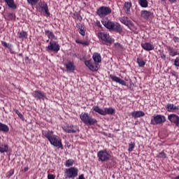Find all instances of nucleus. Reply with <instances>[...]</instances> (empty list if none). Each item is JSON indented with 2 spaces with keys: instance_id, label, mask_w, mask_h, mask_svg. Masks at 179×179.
I'll list each match as a JSON object with an SVG mask.
<instances>
[{
  "instance_id": "obj_44",
  "label": "nucleus",
  "mask_w": 179,
  "mask_h": 179,
  "mask_svg": "<svg viewBox=\"0 0 179 179\" xmlns=\"http://www.w3.org/2000/svg\"><path fill=\"white\" fill-rule=\"evenodd\" d=\"M81 44L83 45H89V44H90V42H89V41H82Z\"/></svg>"
},
{
  "instance_id": "obj_9",
  "label": "nucleus",
  "mask_w": 179,
  "mask_h": 179,
  "mask_svg": "<svg viewBox=\"0 0 179 179\" xmlns=\"http://www.w3.org/2000/svg\"><path fill=\"white\" fill-rule=\"evenodd\" d=\"M85 65H86L90 71H92V72H97V71H99V64L95 62H93V60H86L85 62Z\"/></svg>"
},
{
  "instance_id": "obj_5",
  "label": "nucleus",
  "mask_w": 179,
  "mask_h": 179,
  "mask_svg": "<svg viewBox=\"0 0 179 179\" xmlns=\"http://www.w3.org/2000/svg\"><path fill=\"white\" fill-rule=\"evenodd\" d=\"M166 122V117L162 115H157L152 116L150 124L152 125H160Z\"/></svg>"
},
{
  "instance_id": "obj_38",
  "label": "nucleus",
  "mask_w": 179,
  "mask_h": 179,
  "mask_svg": "<svg viewBox=\"0 0 179 179\" xmlns=\"http://www.w3.org/2000/svg\"><path fill=\"white\" fill-rule=\"evenodd\" d=\"M39 0H27V2L31 6H34L36 3H38Z\"/></svg>"
},
{
  "instance_id": "obj_1",
  "label": "nucleus",
  "mask_w": 179,
  "mask_h": 179,
  "mask_svg": "<svg viewBox=\"0 0 179 179\" xmlns=\"http://www.w3.org/2000/svg\"><path fill=\"white\" fill-rule=\"evenodd\" d=\"M42 135L45 138H47L48 141H49L50 145L54 146L55 148H57V149H64V145H62V139L59 138V136L54 134L53 131H42Z\"/></svg>"
},
{
  "instance_id": "obj_29",
  "label": "nucleus",
  "mask_w": 179,
  "mask_h": 179,
  "mask_svg": "<svg viewBox=\"0 0 179 179\" xmlns=\"http://www.w3.org/2000/svg\"><path fill=\"white\" fill-rule=\"evenodd\" d=\"M0 131L1 132H9V127L2 122H0Z\"/></svg>"
},
{
  "instance_id": "obj_4",
  "label": "nucleus",
  "mask_w": 179,
  "mask_h": 179,
  "mask_svg": "<svg viewBox=\"0 0 179 179\" xmlns=\"http://www.w3.org/2000/svg\"><path fill=\"white\" fill-rule=\"evenodd\" d=\"M99 162H108L111 159V155L106 150H101L97 152Z\"/></svg>"
},
{
  "instance_id": "obj_55",
  "label": "nucleus",
  "mask_w": 179,
  "mask_h": 179,
  "mask_svg": "<svg viewBox=\"0 0 179 179\" xmlns=\"http://www.w3.org/2000/svg\"><path fill=\"white\" fill-rule=\"evenodd\" d=\"M178 171H179V167L178 168Z\"/></svg>"
},
{
  "instance_id": "obj_41",
  "label": "nucleus",
  "mask_w": 179,
  "mask_h": 179,
  "mask_svg": "<svg viewBox=\"0 0 179 179\" xmlns=\"http://www.w3.org/2000/svg\"><path fill=\"white\" fill-rule=\"evenodd\" d=\"M15 174V171L13 169H10L8 172L6 173L7 178H10L12 177V175Z\"/></svg>"
},
{
  "instance_id": "obj_37",
  "label": "nucleus",
  "mask_w": 179,
  "mask_h": 179,
  "mask_svg": "<svg viewBox=\"0 0 179 179\" xmlns=\"http://www.w3.org/2000/svg\"><path fill=\"white\" fill-rule=\"evenodd\" d=\"M1 44L3 47H6V48H8L9 50H12V45H10L5 41H1Z\"/></svg>"
},
{
  "instance_id": "obj_2",
  "label": "nucleus",
  "mask_w": 179,
  "mask_h": 179,
  "mask_svg": "<svg viewBox=\"0 0 179 179\" xmlns=\"http://www.w3.org/2000/svg\"><path fill=\"white\" fill-rule=\"evenodd\" d=\"M80 119L85 125H95V124H97V120L93 118L90 114L86 112L81 113Z\"/></svg>"
},
{
  "instance_id": "obj_32",
  "label": "nucleus",
  "mask_w": 179,
  "mask_h": 179,
  "mask_svg": "<svg viewBox=\"0 0 179 179\" xmlns=\"http://www.w3.org/2000/svg\"><path fill=\"white\" fill-rule=\"evenodd\" d=\"M138 3L141 8H148L149 6V2H148V0H138Z\"/></svg>"
},
{
  "instance_id": "obj_23",
  "label": "nucleus",
  "mask_w": 179,
  "mask_h": 179,
  "mask_svg": "<svg viewBox=\"0 0 179 179\" xmlns=\"http://www.w3.org/2000/svg\"><path fill=\"white\" fill-rule=\"evenodd\" d=\"M112 30H115V31H117V33H122V28L121 27V24L118 22H113Z\"/></svg>"
},
{
  "instance_id": "obj_20",
  "label": "nucleus",
  "mask_w": 179,
  "mask_h": 179,
  "mask_svg": "<svg viewBox=\"0 0 179 179\" xmlns=\"http://www.w3.org/2000/svg\"><path fill=\"white\" fill-rule=\"evenodd\" d=\"M120 22L125 26H132V21L129 20L128 17H122L120 18Z\"/></svg>"
},
{
  "instance_id": "obj_31",
  "label": "nucleus",
  "mask_w": 179,
  "mask_h": 179,
  "mask_svg": "<svg viewBox=\"0 0 179 179\" xmlns=\"http://www.w3.org/2000/svg\"><path fill=\"white\" fill-rule=\"evenodd\" d=\"M9 147L6 144H0V153L8 152Z\"/></svg>"
},
{
  "instance_id": "obj_43",
  "label": "nucleus",
  "mask_w": 179,
  "mask_h": 179,
  "mask_svg": "<svg viewBox=\"0 0 179 179\" xmlns=\"http://www.w3.org/2000/svg\"><path fill=\"white\" fill-rule=\"evenodd\" d=\"M114 46L116 48H121L122 49V45H121V43H115L114 44Z\"/></svg>"
},
{
  "instance_id": "obj_27",
  "label": "nucleus",
  "mask_w": 179,
  "mask_h": 179,
  "mask_svg": "<svg viewBox=\"0 0 179 179\" xmlns=\"http://www.w3.org/2000/svg\"><path fill=\"white\" fill-rule=\"evenodd\" d=\"M8 6L11 9H16V4H15V0H3Z\"/></svg>"
},
{
  "instance_id": "obj_24",
  "label": "nucleus",
  "mask_w": 179,
  "mask_h": 179,
  "mask_svg": "<svg viewBox=\"0 0 179 179\" xmlns=\"http://www.w3.org/2000/svg\"><path fill=\"white\" fill-rule=\"evenodd\" d=\"M92 58L96 64H100V62H101V55H100V53H94L92 55Z\"/></svg>"
},
{
  "instance_id": "obj_49",
  "label": "nucleus",
  "mask_w": 179,
  "mask_h": 179,
  "mask_svg": "<svg viewBox=\"0 0 179 179\" xmlns=\"http://www.w3.org/2000/svg\"><path fill=\"white\" fill-rule=\"evenodd\" d=\"M78 179H86V178H85V175L81 174L79 176Z\"/></svg>"
},
{
  "instance_id": "obj_6",
  "label": "nucleus",
  "mask_w": 179,
  "mask_h": 179,
  "mask_svg": "<svg viewBox=\"0 0 179 179\" xmlns=\"http://www.w3.org/2000/svg\"><path fill=\"white\" fill-rule=\"evenodd\" d=\"M97 36L98 38H101V40L105 41V43H109V44H113V43H114V39L111 38L110 34L106 32H98Z\"/></svg>"
},
{
  "instance_id": "obj_7",
  "label": "nucleus",
  "mask_w": 179,
  "mask_h": 179,
  "mask_svg": "<svg viewBox=\"0 0 179 179\" xmlns=\"http://www.w3.org/2000/svg\"><path fill=\"white\" fill-rule=\"evenodd\" d=\"M48 51H54V52H58L60 50V46L58 42L50 40L49 45L46 47Z\"/></svg>"
},
{
  "instance_id": "obj_42",
  "label": "nucleus",
  "mask_w": 179,
  "mask_h": 179,
  "mask_svg": "<svg viewBox=\"0 0 179 179\" xmlns=\"http://www.w3.org/2000/svg\"><path fill=\"white\" fill-rule=\"evenodd\" d=\"M15 113L18 115V117H20V118H21V120H23V118H24V117L22 114V113L19 112V110H16Z\"/></svg>"
},
{
  "instance_id": "obj_52",
  "label": "nucleus",
  "mask_w": 179,
  "mask_h": 179,
  "mask_svg": "<svg viewBox=\"0 0 179 179\" xmlns=\"http://www.w3.org/2000/svg\"><path fill=\"white\" fill-rule=\"evenodd\" d=\"M161 58H162V59H164V58H166V55L164 54L162 55Z\"/></svg>"
},
{
  "instance_id": "obj_17",
  "label": "nucleus",
  "mask_w": 179,
  "mask_h": 179,
  "mask_svg": "<svg viewBox=\"0 0 179 179\" xmlns=\"http://www.w3.org/2000/svg\"><path fill=\"white\" fill-rule=\"evenodd\" d=\"M166 50L169 52L171 57H176V55H179V49H175L171 46H166Z\"/></svg>"
},
{
  "instance_id": "obj_15",
  "label": "nucleus",
  "mask_w": 179,
  "mask_h": 179,
  "mask_svg": "<svg viewBox=\"0 0 179 179\" xmlns=\"http://www.w3.org/2000/svg\"><path fill=\"white\" fill-rule=\"evenodd\" d=\"M64 66H66L67 72H73L75 71V63L73 61H68L64 63Z\"/></svg>"
},
{
  "instance_id": "obj_14",
  "label": "nucleus",
  "mask_w": 179,
  "mask_h": 179,
  "mask_svg": "<svg viewBox=\"0 0 179 179\" xmlns=\"http://www.w3.org/2000/svg\"><path fill=\"white\" fill-rule=\"evenodd\" d=\"M168 120L175 124L176 127H179V117L176 114H171L168 116Z\"/></svg>"
},
{
  "instance_id": "obj_36",
  "label": "nucleus",
  "mask_w": 179,
  "mask_h": 179,
  "mask_svg": "<svg viewBox=\"0 0 179 179\" xmlns=\"http://www.w3.org/2000/svg\"><path fill=\"white\" fill-rule=\"evenodd\" d=\"M134 149H135V143L134 142H130L129 143V148H128V150L129 152H132V150H134Z\"/></svg>"
},
{
  "instance_id": "obj_3",
  "label": "nucleus",
  "mask_w": 179,
  "mask_h": 179,
  "mask_svg": "<svg viewBox=\"0 0 179 179\" xmlns=\"http://www.w3.org/2000/svg\"><path fill=\"white\" fill-rule=\"evenodd\" d=\"M78 173H79V169L76 167H71L66 169L64 172V176L66 178H75L78 177Z\"/></svg>"
},
{
  "instance_id": "obj_28",
  "label": "nucleus",
  "mask_w": 179,
  "mask_h": 179,
  "mask_svg": "<svg viewBox=\"0 0 179 179\" xmlns=\"http://www.w3.org/2000/svg\"><path fill=\"white\" fill-rule=\"evenodd\" d=\"M93 110L95 111V113H98V114H100L101 115H106L105 109L103 110L99 106H94Z\"/></svg>"
},
{
  "instance_id": "obj_45",
  "label": "nucleus",
  "mask_w": 179,
  "mask_h": 179,
  "mask_svg": "<svg viewBox=\"0 0 179 179\" xmlns=\"http://www.w3.org/2000/svg\"><path fill=\"white\" fill-rule=\"evenodd\" d=\"M174 65L175 66H178L179 67V58L177 57L175 61H174Z\"/></svg>"
},
{
  "instance_id": "obj_35",
  "label": "nucleus",
  "mask_w": 179,
  "mask_h": 179,
  "mask_svg": "<svg viewBox=\"0 0 179 179\" xmlns=\"http://www.w3.org/2000/svg\"><path fill=\"white\" fill-rule=\"evenodd\" d=\"M19 38H27V32L24 31H22L18 34Z\"/></svg>"
},
{
  "instance_id": "obj_19",
  "label": "nucleus",
  "mask_w": 179,
  "mask_h": 179,
  "mask_svg": "<svg viewBox=\"0 0 179 179\" xmlns=\"http://www.w3.org/2000/svg\"><path fill=\"white\" fill-rule=\"evenodd\" d=\"M46 36L49 39L46 41V43H50V40H57V36L54 34V33L50 30L45 31Z\"/></svg>"
},
{
  "instance_id": "obj_18",
  "label": "nucleus",
  "mask_w": 179,
  "mask_h": 179,
  "mask_svg": "<svg viewBox=\"0 0 179 179\" xmlns=\"http://www.w3.org/2000/svg\"><path fill=\"white\" fill-rule=\"evenodd\" d=\"M141 47L145 50V51H152L155 50V45L152 44L151 43H141Z\"/></svg>"
},
{
  "instance_id": "obj_13",
  "label": "nucleus",
  "mask_w": 179,
  "mask_h": 179,
  "mask_svg": "<svg viewBox=\"0 0 179 179\" xmlns=\"http://www.w3.org/2000/svg\"><path fill=\"white\" fill-rule=\"evenodd\" d=\"M109 78H110V79L113 80V82L119 83L120 85H122V86H127V82H125V80L121 79L120 78H119L117 76L110 74L109 76Z\"/></svg>"
},
{
  "instance_id": "obj_46",
  "label": "nucleus",
  "mask_w": 179,
  "mask_h": 179,
  "mask_svg": "<svg viewBox=\"0 0 179 179\" xmlns=\"http://www.w3.org/2000/svg\"><path fill=\"white\" fill-rule=\"evenodd\" d=\"M74 16H76V17H77L78 20H82V16H80L78 13H76L74 14Z\"/></svg>"
},
{
  "instance_id": "obj_10",
  "label": "nucleus",
  "mask_w": 179,
  "mask_h": 179,
  "mask_svg": "<svg viewBox=\"0 0 179 179\" xmlns=\"http://www.w3.org/2000/svg\"><path fill=\"white\" fill-rule=\"evenodd\" d=\"M96 13L101 17H104V16H107V15L111 13V8L106 6L100 7L99 9L97 10Z\"/></svg>"
},
{
  "instance_id": "obj_50",
  "label": "nucleus",
  "mask_w": 179,
  "mask_h": 179,
  "mask_svg": "<svg viewBox=\"0 0 179 179\" xmlns=\"http://www.w3.org/2000/svg\"><path fill=\"white\" fill-rule=\"evenodd\" d=\"M169 2H170L171 3H176V2H177V0H168Z\"/></svg>"
},
{
  "instance_id": "obj_48",
  "label": "nucleus",
  "mask_w": 179,
  "mask_h": 179,
  "mask_svg": "<svg viewBox=\"0 0 179 179\" xmlns=\"http://www.w3.org/2000/svg\"><path fill=\"white\" fill-rule=\"evenodd\" d=\"M173 41L175 43H179V38L177 36L173 37Z\"/></svg>"
},
{
  "instance_id": "obj_12",
  "label": "nucleus",
  "mask_w": 179,
  "mask_h": 179,
  "mask_svg": "<svg viewBox=\"0 0 179 179\" xmlns=\"http://www.w3.org/2000/svg\"><path fill=\"white\" fill-rule=\"evenodd\" d=\"M32 96L33 97H34V99H38V100H44L45 99V93H44L41 90L34 91L32 93Z\"/></svg>"
},
{
  "instance_id": "obj_54",
  "label": "nucleus",
  "mask_w": 179,
  "mask_h": 179,
  "mask_svg": "<svg viewBox=\"0 0 179 179\" xmlns=\"http://www.w3.org/2000/svg\"><path fill=\"white\" fill-rule=\"evenodd\" d=\"M174 179H179V176H176Z\"/></svg>"
},
{
  "instance_id": "obj_30",
  "label": "nucleus",
  "mask_w": 179,
  "mask_h": 179,
  "mask_svg": "<svg viewBox=\"0 0 179 179\" xmlns=\"http://www.w3.org/2000/svg\"><path fill=\"white\" fill-rule=\"evenodd\" d=\"M115 113V109L113 108H105V115H113Z\"/></svg>"
},
{
  "instance_id": "obj_21",
  "label": "nucleus",
  "mask_w": 179,
  "mask_h": 179,
  "mask_svg": "<svg viewBox=\"0 0 179 179\" xmlns=\"http://www.w3.org/2000/svg\"><path fill=\"white\" fill-rule=\"evenodd\" d=\"M131 114L133 118H141V117H145V112L142 110L134 111Z\"/></svg>"
},
{
  "instance_id": "obj_16",
  "label": "nucleus",
  "mask_w": 179,
  "mask_h": 179,
  "mask_svg": "<svg viewBox=\"0 0 179 179\" xmlns=\"http://www.w3.org/2000/svg\"><path fill=\"white\" fill-rule=\"evenodd\" d=\"M141 16L143 19H145V20H149V19L153 16V13L148 10H141Z\"/></svg>"
},
{
  "instance_id": "obj_11",
  "label": "nucleus",
  "mask_w": 179,
  "mask_h": 179,
  "mask_svg": "<svg viewBox=\"0 0 179 179\" xmlns=\"http://www.w3.org/2000/svg\"><path fill=\"white\" fill-rule=\"evenodd\" d=\"M38 8L40 9V12H44L47 16H50V10L48 9V5L45 1H40L38 3Z\"/></svg>"
},
{
  "instance_id": "obj_8",
  "label": "nucleus",
  "mask_w": 179,
  "mask_h": 179,
  "mask_svg": "<svg viewBox=\"0 0 179 179\" xmlns=\"http://www.w3.org/2000/svg\"><path fill=\"white\" fill-rule=\"evenodd\" d=\"M62 129L64 131V132H66L67 134H75L79 131V129H78V126H75L73 124H66L62 126Z\"/></svg>"
},
{
  "instance_id": "obj_34",
  "label": "nucleus",
  "mask_w": 179,
  "mask_h": 179,
  "mask_svg": "<svg viewBox=\"0 0 179 179\" xmlns=\"http://www.w3.org/2000/svg\"><path fill=\"white\" fill-rule=\"evenodd\" d=\"M73 163H74L73 159H68L66 161V162L64 163V166L66 167H71V166H73Z\"/></svg>"
},
{
  "instance_id": "obj_39",
  "label": "nucleus",
  "mask_w": 179,
  "mask_h": 179,
  "mask_svg": "<svg viewBox=\"0 0 179 179\" xmlns=\"http://www.w3.org/2000/svg\"><path fill=\"white\" fill-rule=\"evenodd\" d=\"M78 33L81 34V36H85L86 34V30H85V28L82 27L81 28H78Z\"/></svg>"
},
{
  "instance_id": "obj_47",
  "label": "nucleus",
  "mask_w": 179,
  "mask_h": 179,
  "mask_svg": "<svg viewBox=\"0 0 179 179\" xmlns=\"http://www.w3.org/2000/svg\"><path fill=\"white\" fill-rule=\"evenodd\" d=\"M48 179H55V176H54L52 174H49V175H48Z\"/></svg>"
},
{
  "instance_id": "obj_33",
  "label": "nucleus",
  "mask_w": 179,
  "mask_h": 179,
  "mask_svg": "<svg viewBox=\"0 0 179 179\" xmlns=\"http://www.w3.org/2000/svg\"><path fill=\"white\" fill-rule=\"evenodd\" d=\"M137 64L138 66H140V68H143V66L146 65V63L145 62V61H143V59L140 57L137 58Z\"/></svg>"
},
{
  "instance_id": "obj_26",
  "label": "nucleus",
  "mask_w": 179,
  "mask_h": 179,
  "mask_svg": "<svg viewBox=\"0 0 179 179\" xmlns=\"http://www.w3.org/2000/svg\"><path fill=\"white\" fill-rule=\"evenodd\" d=\"M131 6H132V3H131V2L127 1L124 3V10H125V13H127V15H129V13H131Z\"/></svg>"
},
{
  "instance_id": "obj_56",
  "label": "nucleus",
  "mask_w": 179,
  "mask_h": 179,
  "mask_svg": "<svg viewBox=\"0 0 179 179\" xmlns=\"http://www.w3.org/2000/svg\"><path fill=\"white\" fill-rule=\"evenodd\" d=\"M162 1H164V0H162Z\"/></svg>"
},
{
  "instance_id": "obj_53",
  "label": "nucleus",
  "mask_w": 179,
  "mask_h": 179,
  "mask_svg": "<svg viewBox=\"0 0 179 179\" xmlns=\"http://www.w3.org/2000/svg\"><path fill=\"white\" fill-rule=\"evenodd\" d=\"M29 171V168L25 167V168L24 169V171Z\"/></svg>"
},
{
  "instance_id": "obj_51",
  "label": "nucleus",
  "mask_w": 179,
  "mask_h": 179,
  "mask_svg": "<svg viewBox=\"0 0 179 179\" xmlns=\"http://www.w3.org/2000/svg\"><path fill=\"white\" fill-rule=\"evenodd\" d=\"M76 43H77V44H82V41L79 40V39H77L76 41Z\"/></svg>"
},
{
  "instance_id": "obj_40",
  "label": "nucleus",
  "mask_w": 179,
  "mask_h": 179,
  "mask_svg": "<svg viewBox=\"0 0 179 179\" xmlns=\"http://www.w3.org/2000/svg\"><path fill=\"white\" fill-rule=\"evenodd\" d=\"M157 157H159L161 159H166L167 157V155H166V152H161L159 153L157 155Z\"/></svg>"
},
{
  "instance_id": "obj_22",
  "label": "nucleus",
  "mask_w": 179,
  "mask_h": 179,
  "mask_svg": "<svg viewBox=\"0 0 179 179\" xmlns=\"http://www.w3.org/2000/svg\"><path fill=\"white\" fill-rule=\"evenodd\" d=\"M166 108L167 111H169V113H171L172 111H175V110H179V106H176L173 103H168L166 106Z\"/></svg>"
},
{
  "instance_id": "obj_25",
  "label": "nucleus",
  "mask_w": 179,
  "mask_h": 179,
  "mask_svg": "<svg viewBox=\"0 0 179 179\" xmlns=\"http://www.w3.org/2000/svg\"><path fill=\"white\" fill-rule=\"evenodd\" d=\"M102 24H103V26H105V27H106V29H108L109 30H112L114 22H111V21L103 20Z\"/></svg>"
}]
</instances>
